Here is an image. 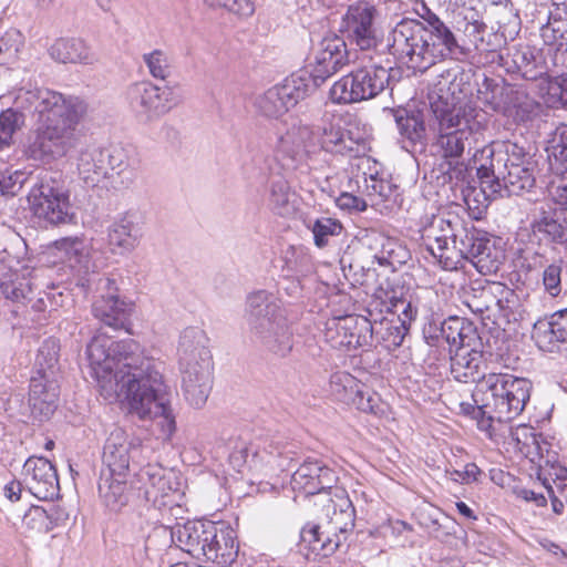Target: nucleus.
Masks as SVG:
<instances>
[{"label":"nucleus","mask_w":567,"mask_h":567,"mask_svg":"<svg viewBox=\"0 0 567 567\" xmlns=\"http://www.w3.org/2000/svg\"><path fill=\"white\" fill-rule=\"evenodd\" d=\"M78 171L85 184L94 186L107 177L106 155L100 147L90 146L81 151Z\"/></svg>","instance_id":"36"},{"label":"nucleus","mask_w":567,"mask_h":567,"mask_svg":"<svg viewBox=\"0 0 567 567\" xmlns=\"http://www.w3.org/2000/svg\"><path fill=\"white\" fill-rule=\"evenodd\" d=\"M351 61V53L347 49L344 39L338 35L323 38L316 47L312 56L309 59L307 72L313 90L320 86L327 79L348 65Z\"/></svg>","instance_id":"18"},{"label":"nucleus","mask_w":567,"mask_h":567,"mask_svg":"<svg viewBox=\"0 0 567 567\" xmlns=\"http://www.w3.org/2000/svg\"><path fill=\"white\" fill-rule=\"evenodd\" d=\"M142 228L140 216L133 212L120 215L107 227V248L114 256L126 257L140 245Z\"/></svg>","instance_id":"22"},{"label":"nucleus","mask_w":567,"mask_h":567,"mask_svg":"<svg viewBox=\"0 0 567 567\" xmlns=\"http://www.w3.org/2000/svg\"><path fill=\"white\" fill-rule=\"evenodd\" d=\"M477 347L451 349V374L458 382L481 385L488 372L482 351Z\"/></svg>","instance_id":"26"},{"label":"nucleus","mask_w":567,"mask_h":567,"mask_svg":"<svg viewBox=\"0 0 567 567\" xmlns=\"http://www.w3.org/2000/svg\"><path fill=\"white\" fill-rule=\"evenodd\" d=\"M22 527L30 533H48L52 528V522L45 509L32 506L22 518Z\"/></svg>","instance_id":"56"},{"label":"nucleus","mask_w":567,"mask_h":567,"mask_svg":"<svg viewBox=\"0 0 567 567\" xmlns=\"http://www.w3.org/2000/svg\"><path fill=\"white\" fill-rule=\"evenodd\" d=\"M554 143L551 166L557 173L567 174V125L558 130Z\"/></svg>","instance_id":"58"},{"label":"nucleus","mask_w":567,"mask_h":567,"mask_svg":"<svg viewBox=\"0 0 567 567\" xmlns=\"http://www.w3.org/2000/svg\"><path fill=\"white\" fill-rule=\"evenodd\" d=\"M1 288L6 298L16 302L28 299V295L32 291L31 284L27 280L4 282Z\"/></svg>","instance_id":"63"},{"label":"nucleus","mask_w":567,"mask_h":567,"mask_svg":"<svg viewBox=\"0 0 567 567\" xmlns=\"http://www.w3.org/2000/svg\"><path fill=\"white\" fill-rule=\"evenodd\" d=\"M433 295V291L427 289L422 290L421 295L410 296L409 298H399L392 295L388 297L389 301L384 302V306L388 312L398 317L399 323L404 324L409 329L419 312V301L421 299H431Z\"/></svg>","instance_id":"39"},{"label":"nucleus","mask_w":567,"mask_h":567,"mask_svg":"<svg viewBox=\"0 0 567 567\" xmlns=\"http://www.w3.org/2000/svg\"><path fill=\"white\" fill-rule=\"evenodd\" d=\"M530 389L527 379L491 371L481 385L475 388L472 396L473 401L482 403L488 422H508L524 411Z\"/></svg>","instance_id":"9"},{"label":"nucleus","mask_w":567,"mask_h":567,"mask_svg":"<svg viewBox=\"0 0 567 567\" xmlns=\"http://www.w3.org/2000/svg\"><path fill=\"white\" fill-rule=\"evenodd\" d=\"M312 131L307 125H293L278 137L276 151L282 155L295 158L301 151L306 150Z\"/></svg>","instance_id":"40"},{"label":"nucleus","mask_w":567,"mask_h":567,"mask_svg":"<svg viewBox=\"0 0 567 567\" xmlns=\"http://www.w3.org/2000/svg\"><path fill=\"white\" fill-rule=\"evenodd\" d=\"M380 266L391 267L393 270L405 265L411 259L410 250L393 238H384L381 249L375 254Z\"/></svg>","instance_id":"42"},{"label":"nucleus","mask_w":567,"mask_h":567,"mask_svg":"<svg viewBox=\"0 0 567 567\" xmlns=\"http://www.w3.org/2000/svg\"><path fill=\"white\" fill-rule=\"evenodd\" d=\"M467 221L458 215L431 214L420 219V234L422 245L447 270V256L463 236Z\"/></svg>","instance_id":"13"},{"label":"nucleus","mask_w":567,"mask_h":567,"mask_svg":"<svg viewBox=\"0 0 567 567\" xmlns=\"http://www.w3.org/2000/svg\"><path fill=\"white\" fill-rule=\"evenodd\" d=\"M127 475L117 476L112 473L101 472L99 478V496L103 504L112 512H118L128 504L132 491H137L146 503L148 517L143 522L141 517L132 523V540L134 545H143L148 550L153 536L167 530L158 526L159 515L176 505L175 491L165 477V471L158 465L147 464L135 475V480L127 485Z\"/></svg>","instance_id":"5"},{"label":"nucleus","mask_w":567,"mask_h":567,"mask_svg":"<svg viewBox=\"0 0 567 567\" xmlns=\"http://www.w3.org/2000/svg\"><path fill=\"white\" fill-rule=\"evenodd\" d=\"M313 234L315 245L319 248L324 247L332 236H339L343 229L342 224L334 218L321 217L309 226Z\"/></svg>","instance_id":"49"},{"label":"nucleus","mask_w":567,"mask_h":567,"mask_svg":"<svg viewBox=\"0 0 567 567\" xmlns=\"http://www.w3.org/2000/svg\"><path fill=\"white\" fill-rule=\"evenodd\" d=\"M297 195L289 182L279 174H271L268 185V205L280 216H289L296 212Z\"/></svg>","instance_id":"35"},{"label":"nucleus","mask_w":567,"mask_h":567,"mask_svg":"<svg viewBox=\"0 0 567 567\" xmlns=\"http://www.w3.org/2000/svg\"><path fill=\"white\" fill-rule=\"evenodd\" d=\"M472 159L476 167L492 164L495 166H506L507 169L535 163L523 146L509 141L483 145L480 150L475 151Z\"/></svg>","instance_id":"23"},{"label":"nucleus","mask_w":567,"mask_h":567,"mask_svg":"<svg viewBox=\"0 0 567 567\" xmlns=\"http://www.w3.org/2000/svg\"><path fill=\"white\" fill-rule=\"evenodd\" d=\"M126 97L136 117L145 123L159 120L182 102L173 86H159L150 80L131 84Z\"/></svg>","instance_id":"16"},{"label":"nucleus","mask_w":567,"mask_h":567,"mask_svg":"<svg viewBox=\"0 0 567 567\" xmlns=\"http://www.w3.org/2000/svg\"><path fill=\"white\" fill-rule=\"evenodd\" d=\"M144 446L142 440L123 429H114L107 436L102 454L101 472L117 476L128 475L132 464L141 462Z\"/></svg>","instance_id":"17"},{"label":"nucleus","mask_w":567,"mask_h":567,"mask_svg":"<svg viewBox=\"0 0 567 567\" xmlns=\"http://www.w3.org/2000/svg\"><path fill=\"white\" fill-rule=\"evenodd\" d=\"M284 449L285 446L274 442L266 443L261 449L255 446L252 454L255 467L258 464H266L284 470L286 467V458H282Z\"/></svg>","instance_id":"52"},{"label":"nucleus","mask_w":567,"mask_h":567,"mask_svg":"<svg viewBox=\"0 0 567 567\" xmlns=\"http://www.w3.org/2000/svg\"><path fill=\"white\" fill-rule=\"evenodd\" d=\"M374 326L364 317L346 316L333 321L328 329V339L333 348L352 351L369 346Z\"/></svg>","instance_id":"19"},{"label":"nucleus","mask_w":567,"mask_h":567,"mask_svg":"<svg viewBox=\"0 0 567 567\" xmlns=\"http://www.w3.org/2000/svg\"><path fill=\"white\" fill-rule=\"evenodd\" d=\"M427 100L432 114L430 126L435 132L433 146L442 158L456 163L465 150L486 145L485 113L481 109L462 101L442 81L429 91Z\"/></svg>","instance_id":"6"},{"label":"nucleus","mask_w":567,"mask_h":567,"mask_svg":"<svg viewBox=\"0 0 567 567\" xmlns=\"http://www.w3.org/2000/svg\"><path fill=\"white\" fill-rule=\"evenodd\" d=\"M539 104L525 92L511 90L507 93L504 113L513 117L515 122L529 121L537 114Z\"/></svg>","instance_id":"41"},{"label":"nucleus","mask_w":567,"mask_h":567,"mask_svg":"<svg viewBox=\"0 0 567 567\" xmlns=\"http://www.w3.org/2000/svg\"><path fill=\"white\" fill-rule=\"evenodd\" d=\"M408 328L399 322L384 320L374 327V333L381 336V339L386 343V347H400L408 333Z\"/></svg>","instance_id":"55"},{"label":"nucleus","mask_w":567,"mask_h":567,"mask_svg":"<svg viewBox=\"0 0 567 567\" xmlns=\"http://www.w3.org/2000/svg\"><path fill=\"white\" fill-rule=\"evenodd\" d=\"M24 125L22 113L8 109L0 113V152L13 144V135Z\"/></svg>","instance_id":"44"},{"label":"nucleus","mask_w":567,"mask_h":567,"mask_svg":"<svg viewBox=\"0 0 567 567\" xmlns=\"http://www.w3.org/2000/svg\"><path fill=\"white\" fill-rule=\"evenodd\" d=\"M14 102L17 107L38 115V127L24 148L29 159L50 164L76 148L80 142L78 126L87 109L83 100L40 87L19 90Z\"/></svg>","instance_id":"4"},{"label":"nucleus","mask_w":567,"mask_h":567,"mask_svg":"<svg viewBox=\"0 0 567 567\" xmlns=\"http://www.w3.org/2000/svg\"><path fill=\"white\" fill-rule=\"evenodd\" d=\"M333 470L318 460L305 461L292 474L293 491L319 495L321 513L316 523H307L300 533L301 543L316 555L328 557L347 540L354 527V507L346 492L337 487Z\"/></svg>","instance_id":"3"},{"label":"nucleus","mask_w":567,"mask_h":567,"mask_svg":"<svg viewBox=\"0 0 567 567\" xmlns=\"http://www.w3.org/2000/svg\"><path fill=\"white\" fill-rule=\"evenodd\" d=\"M443 338L451 347H477L480 337L473 323L460 317H450L441 327Z\"/></svg>","instance_id":"37"},{"label":"nucleus","mask_w":567,"mask_h":567,"mask_svg":"<svg viewBox=\"0 0 567 567\" xmlns=\"http://www.w3.org/2000/svg\"><path fill=\"white\" fill-rule=\"evenodd\" d=\"M487 6H484L481 0L465 1L456 11L454 16L455 25L477 24L485 23L484 14Z\"/></svg>","instance_id":"51"},{"label":"nucleus","mask_w":567,"mask_h":567,"mask_svg":"<svg viewBox=\"0 0 567 567\" xmlns=\"http://www.w3.org/2000/svg\"><path fill=\"white\" fill-rule=\"evenodd\" d=\"M54 249L71 268L79 272H89L91 249L82 237H65L54 241Z\"/></svg>","instance_id":"34"},{"label":"nucleus","mask_w":567,"mask_h":567,"mask_svg":"<svg viewBox=\"0 0 567 567\" xmlns=\"http://www.w3.org/2000/svg\"><path fill=\"white\" fill-rule=\"evenodd\" d=\"M245 320L251 337L266 351L279 358L291 352L292 331L280 302L270 292L257 290L247 296Z\"/></svg>","instance_id":"8"},{"label":"nucleus","mask_w":567,"mask_h":567,"mask_svg":"<svg viewBox=\"0 0 567 567\" xmlns=\"http://www.w3.org/2000/svg\"><path fill=\"white\" fill-rule=\"evenodd\" d=\"M313 92L307 72H296L282 82L257 95L254 102L256 112L269 120H279Z\"/></svg>","instance_id":"12"},{"label":"nucleus","mask_w":567,"mask_h":567,"mask_svg":"<svg viewBox=\"0 0 567 567\" xmlns=\"http://www.w3.org/2000/svg\"><path fill=\"white\" fill-rule=\"evenodd\" d=\"M481 475L482 471L475 463L465 464L463 470H445V476L449 480L461 484H471L473 482H477Z\"/></svg>","instance_id":"60"},{"label":"nucleus","mask_w":567,"mask_h":567,"mask_svg":"<svg viewBox=\"0 0 567 567\" xmlns=\"http://www.w3.org/2000/svg\"><path fill=\"white\" fill-rule=\"evenodd\" d=\"M22 474L28 492L38 499L52 501L59 496L56 468L48 458L29 457L23 465Z\"/></svg>","instance_id":"20"},{"label":"nucleus","mask_w":567,"mask_h":567,"mask_svg":"<svg viewBox=\"0 0 567 567\" xmlns=\"http://www.w3.org/2000/svg\"><path fill=\"white\" fill-rule=\"evenodd\" d=\"M22 37L19 31L11 30L0 39V65L12 63L17 60Z\"/></svg>","instance_id":"57"},{"label":"nucleus","mask_w":567,"mask_h":567,"mask_svg":"<svg viewBox=\"0 0 567 567\" xmlns=\"http://www.w3.org/2000/svg\"><path fill=\"white\" fill-rule=\"evenodd\" d=\"M422 18L424 22L400 21L388 38L390 53L408 69L423 73L439 62L466 55L472 49L488 50L484 39L486 23L455 25L462 34L457 39L437 14L427 10Z\"/></svg>","instance_id":"2"},{"label":"nucleus","mask_w":567,"mask_h":567,"mask_svg":"<svg viewBox=\"0 0 567 567\" xmlns=\"http://www.w3.org/2000/svg\"><path fill=\"white\" fill-rule=\"evenodd\" d=\"M447 256V270L457 269L462 260H470L483 275L494 274L503 264L504 252L485 231L467 223L462 238Z\"/></svg>","instance_id":"11"},{"label":"nucleus","mask_w":567,"mask_h":567,"mask_svg":"<svg viewBox=\"0 0 567 567\" xmlns=\"http://www.w3.org/2000/svg\"><path fill=\"white\" fill-rule=\"evenodd\" d=\"M534 235L550 245L554 249L560 247L567 251V212L542 207L534 216L532 224Z\"/></svg>","instance_id":"25"},{"label":"nucleus","mask_w":567,"mask_h":567,"mask_svg":"<svg viewBox=\"0 0 567 567\" xmlns=\"http://www.w3.org/2000/svg\"><path fill=\"white\" fill-rule=\"evenodd\" d=\"M513 61L526 80H536L545 73L532 48L525 47L516 50L513 54Z\"/></svg>","instance_id":"46"},{"label":"nucleus","mask_w":567,"mask_h":567,"mask_svg":"<svg viewBox=\"0 0 567 567\" xmlns=\"http://www.w3.org/2000/svg\"><path fill=\"white\" fill-rule=\"evenodd\" d=\"M389 82L388 70L381 65H364L342 76L330 89V97L338 104H352L378 96Z\"/></svg>","instance_id":"14"},{"label":"nucleus","mask_w":567,"mask_h":567,"mask_svg":"<svg viewBox=\"0 0 567 567\" xmlns=\"http://www.w3.org/2000/svg\"><path fill=\"white\" fill-rule=\"evenodd\" d=\"M285 268L288 274L307 276L313 270L311 256L301 248L291 247L285 254Z\"/></svg>","instance_id":"50"},{"label":"nucleus","mask_w":567,"mask_h":567,"mask_svg":"<svg viewBox=\"0 0 567 567\" xmlns=\"http://www.w3.org/2000/svg\"><path fill=\"white\" fill-rule=\"evenodd\" d=\"M24 174L20 171H0V196L14 194L24 183Z\"/></svg>","instance_id":"62"},{"label":"nucleus","mask_w":567,"mask_h":567,"mask_svg":"<svg viewBox=\"0 0 567 567\" xmlns=\"http://www.w3.org/2000/svg\"><path fill=\"white\" fill-rule=\"evenodd\" d=\"M353 396L349 404L355 406L359 411L373 415H380L384 412L380 395L364 383L363 389H360V393Z\"/></svg>","instance_id":"53"},{"label":"nucleus","mask_w":567,"mask_h":567,"mask_svg":"<svg viewBox=\"0 0 567 567\" xmlns=\"http://www.w3.org/2000/svg\"><path fill=\"white\" fill-rule=\"evenodd\" d=\"M142 59L148 73L154 79L164 81L171 75L172 59L166 51L155 49L148 53H144Z\"/></svg>","instance_id":"48"},{"label":"nucleus","mask_w":567,"mask_h":567,"mask_svg":"<svg viewBox=\"0 0 567 567\" xmlns=\"http://www.w3.org/2000/svg\"><path fill=\"white\" fill-rule=\"evenodd\" d=\"M360 389H363V383L349 372L338 371L330 377V392L340 402L350 403Z\"/></svg>","instance_id":"43"},{"label":"nucleus","mask_w":567,"mask_h":567,"mask_svg":"<svg viewBox=\"0 0 567 567\" xmlns=\"http://www.w3.org/2000/svg\"><path fill=\"white\" fill-rule=\"evenodd\" d=\"M341 122L342 120L339 116L323 118L320 137L321 147L329 153L358 154L359 146L364 142V138L352 136L350 131L344 132Z\"/></svg>","instance_id":"27"},{"label":"nucleus","mask_w":567,"mask_h":567,"mask_svg":"<svg viewBox=\"0 0 567 567\" xmlns=\"http://www.w3.org/2000/svg\"><path fill=\"white\" fill-rule=\"evenodd\" d=\"M374 12L368 3H358L350 6L342 19L341 31L361 50H370L377 44Z\"/></svg>","instance_id":"21"},{"label":"nucleus","mask_w":567,"mask_h":567,"mask_svg":"<svg viewBox=\"0 0 567 567\" xmlns=\"http://www.w3.org/2000/svg\"><path fill=\"white\" fill-rule=\"evenodd\" d=\"M206 332L198 327L186 328L177 348L182 389L186 401L202 408L213 386V359Z\"/></svg>","instance_id":"7"},{"label":"nucleus","mask_w":567,"mask_h":567,"mask_svg":"<svg viewBox=\"0 0 567 567\" xmlns=\"http://www.w3.org/2000/svg\"><path fill=\"white\" fill-rule=\"evenodd\" d=\"M536 163L532 165L516 166L507 169L506 166L482 165L477 166L480 179V193L485 199L519 195L530 190L536 183Z\"/></svg>","instance_id":"15"},{"label":"nucleus","mask_w":567,"mask_h":567,"mask_svg":"<svg viewBox=\"0 0 567 567\" xmlns=\"http://www.w3.org/2000/svg\"><path fill=\"white\" fill-rule=\"evenodd\" d=\"M106 159L109 161V165L112 171H117L118 175H125V179H127V185H131L135 178L134 171L128 168L127 163L125 162V155L122 150L114 148L112 152H105Z\"/></svg>","instance_id":"61"},{"label":"nucleus","mask_w":567,"mask_h":567,"mask_svg":"<svg viewBox=\"0 0 567 567\" xmlns=\"http://www.w3.org/2000/svg\"><path fill=\"white\" fill-rule=\"evenodd\" d=\"M533 339L543 351L553 352L560 343H567V309L553 313L549 320L534 326Z\"/></svg>","instance_id":"28"},{"label":"nucleus","mask_w":567,"mask_h":567,"mask_svg":"<svg viewBox=\"0 0 567 567\" xmlns=\"http://www.w3.org/2000/svg\"><path fill=\"white\" fill-rule=\"evenodd\" d=\"M50 55L61 63L94 64L96 54L79 38L58 39L50 48Z\"/></svg>","instance_id":"31"},{"label":"nucleus","mask_w":567,"mask_h":567,"mask_svg":"<svg viewBox=\"0 0 567 567\" xmlns=\"http://www.w3.org/2000/svg\"><path fill=\"white\" fill-rule=\"evenodd\" d=\"M394 120L406 150L417 146L421 150L424 148L426 145V127L421 113L396 110L394 112Z\"/></svg>","instance_id":"32"},{"label":"nucleus","mask_w":567,"mask_h":567,"mask_svg":"<svg viewBox=\"0 0 567 567\" xmlns=\"http://www.w3.org/2000/svg\"><path fill=\"white\" fill-rule=\"evenodd\" d=\"M60 346L53 338L44 340L38 350L35 358L37 372L52 373L55 377V370L59 362Z\"/></svg>","instance_id":"47"},{"label":"nucleus","mask_w":567,"mask_h":567,"mask_svg":"<svg viewBox=\"0 0 567 567\" xmlns=\"http://www.w3.org/2000/svg\"><path fill=\"white\" fill-rule=\"evenodd\" d=\"M508 437L515 443V447L527 457L534 460V456L538 454L539 444L532 426L519 424L511 427Z\"/></svg>","instance_id":"45"},{"label":"nucleus","mask_w":567,"mask_h":567,"mask_svg":"<svg viewBox=\"0 0 567 567\" xmlns=\"http://www.w3.org/2000/svg\"><path fill=\"white\" fill-rule=\"evenodd\" d=\"M487 20L496 24L492 30L499 33L505 41L514 40L520 30L518 11L511 0L492 1L485 9Z\"/></svg>","instance_id":"30"},{"label":"nucleus","mask_w":567,"mask_h":567,"mask_svg":"<svg viewBox=\"0 0 567 567\" xmlns=\"http://www.w3.org/2000/svg\"><path fill=\"white\" fill-rule=\"evenodd\" d=\"M28 199L34 216L50 225L71 224L74 220L70 190L60 172L44 174L31 189Z\"/></svg>","instance_id":"10"},{"label":"nucleus","mask_w":567,"mask_h":567,"mask_svg":"<svg viewBox=\"0 0 567 567\" xmlns=\"http://www.w3.org/2000/svg\"><path fill=\"white\" fill-rule=\"evenodd\" d=\"M364 189L371 200L380 199L381 202L391 200L396 193V186L390 181L380 178L377 175H370L364 178Z\"/></svg>","instance_id":"54"},{"label":"nucleus","mask_w":567,"mask_h":567,"mask_svg":"<svg viewBox=\"0 0 567 567\" xmlns=\"http://www.w3.org/2000/svg\"><path fill=\"white\" fill-rule=\"evenodd\" d=\"M548 192L553 203L556 205L551 209H564L567 212V176L564 174L557 181H553Z\"/></svg>","instance_id":"64"},{"label":"nucleus","mask_w":567,"mask_h":567,"mask_svg":"<svg viewBox=\"0 0 567 567\" xmlns=\"http://www.w3.org/2000/svg\"><path fill=\"white\" fill-rule=\"evenodd\" d=\"M206 561H212L220 567L230 566L238 556L239 545L233 528L217 525L216 537L210 543Z\"/></svg>","instance_id":"33"},{"label":"nucleus","mask_w":567,"mask_h":567,"mask_svg":"<svg viewBox=\"0 0 567 567\" xmlns=\"http://www.w3.org/2000/svg\"><path fill=\"white\" fill-rule=\"evenodd\" d=\"M91 375L105 398L122 399L132 416L155 424L163 439L176 429L165 395L162 363L144 354L133 339L116 341L99 333L86 347Z\"/></svg>","instance_id":"1"},{"label":"nucleus","mask_w":567,"mask_h":567,"mask_svg":"<svg viewBox=\"0 0 567 567\" xmlns=\"http://www.w3.org/2000/svg\"><path fill=\"white\" fill-rule=\"evenodd\" d=\"M92 311L96 319L114 329L126 328L132 311V305L111 291L106 296H100L92 305Z\"/></svg>","instance_id":"29"},{"label":"nucleus","mask_w":567,"mask_h":567,"mask_svg":"<svg viewBox=\"0 0 567 567\" xmlns=\"http://www.w3.org/2000/svg\"><path fill=\"white\" fill-rule=\"evenodd\" d=\"M206 520H188L177 524L169 532L173 543L192 557H199V544L206 533Z\"/></svg>","instance_id":"38"},{"label":"nucleus","mask_w":567,"mask_h":567,"mask_svg":"<svg viewBox=\"0 0 567 567\" xmlns=\"http://www.w3.org/2000/svg\"><path fill=\"white\" fill-rule=\"evenodd\" d=\"M59 384L52 373L34 374L30 381L29 406L32 416L40 421L49 420L56 410Z\"/></svg>","instance_id":"24"},{"label":"nucleus","mask_w":567,"mask_h":567,"mask_svg":"<svg viewBox=\"0 0 567 567\" xmlns=\"http://www.w3.org/2000/svg\"><path fill=\"white\" fill-rule=\"evenodd\" d=\"M563 265V259H558L544 269L543 285L545 291L548 292L551 297H557L561 292Z\"/></svg>","instance_id":"59"}]
</instances>
